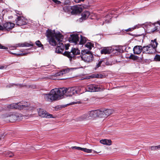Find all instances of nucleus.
Masks as SVG:
<instances>
[{
  "label": "nucleus",
  "mask_w": 160,
  "mask_h": 160,
  "mask_svg": "<svg viewBox=\"0 0 160 160\" xmlns=\"http://www.w3.org/2000/svg\"><path fill=\"white\" fill-rule=\"evenodd\" d=\"M64 88L52 89L48 93H43L45 99L48 101L52 102L60 99L65 92Z\"/></svg>",
  "instance_id": "1"
},
{
  "label": "nucleus",
  "mask_w": 160,
  "mask_h": 160,
  "mask_svg": "<svg viewBox=\"0 0 160 160\" xmlns=\"http://www.w3.org/2000/svg\"><path fill=\"white\" fill-rule=\"evenodd\" d=\"M57 38L54 37L50 38L48 39L49 43L52 46H55L57 45L56 49L55 52L58 53H61L63 52L64 50V45L61 42L63 40V38H61L59 37H56Z\"/></svg>",
  "instance_id": "2"
},
{
  "label": "nucleus",
  "mask_w": 160,
  "mask_h": 160,
  "mask_svg": "<svg viewBox=\"0 0 160 160\" xmlns=\"http://www.w3.org/2000/svg\"><path fill=\"white\" fill-rule=\"evenodd\" d=\"M78 58L87 62H92L94 58L93 55L90 51L87 50H82L81 54L78 57Z\"/></svg>",
  "instance_id": "3"
},
{
  "label": "nucleus",
  "mask_w": 160,
  "mask_h": 160,
  "mask_svg": "<svg viewBox=\"0 0 160 160\" xmlns=\"http://www.w3.org/2000/svg\"><path fill=\"white\" fill-rule=\"evenodd\" d=\"M61 54L68 57L71 61L72 59H75L76 58H78L79 56H76L80 54V51L78 48H72L70 52L66 51L64 53L62 52Z\"/></svg>",
  "instance_id": "4"
},
{
  "label": "nucleus",
  "mask_w": 160,
  "mask_h": 160,
  "mask_svg": "<svg viewBox=\"0 0 160 160\" xmlns=\"http://www.w3.org/2000/svg\"><path fill=\"white\" fill-rule=\"evenodd\" d=\"M46 36L48 38V39L50 38H52L54 37L55 38H57L56 37H59L61 38H63V36L60 33V32L58 33H56L55 32V30H52L50 29H48L47 30L46 32Z\"/></svg>",
  "instance_id": "5"
},
{
  "label": "nucleus",
  "mask_w": 160,
  "mask_h": 160,
  "mask_svg": "<svg viewBox=\"0 0 160 160\" xmlns=\"http://www.w3.org/2000/svg\"><path fill=\"white\" fill-rule=\"evenodd\" d=\"M65 89V92L64 93V95L66 96H71L76 94H79L78 91L74 87L69 88H64Z\"/></svg>",
  "instance_id": "6"
},
{
  "label": "nucleus",
  "mask_w": 160,
  "mask_h": 160,
  "mask_svg": "<svg viewBox=\"0 0 160 160\" xmlns=\"http://www.w3.org/2000/svg\"><path fill=\"white\" fill-rule=\"evenodd\" d=\"M100 85H89L87 87V89L88 91L91 92L100 91L102 90V87Z\"/></svg>",
  "instance_id": "7"
},
{
  "label": "nucleus",
  "mask_w": 160,
  "mask_h": 160,
  "mask_svg": "<svg viewBox=\"0 0 160 160\" xmlns=\"http://www.w3.org/2000/svg\"><path fill=\"white\" fill-rule=\"evenodd\" d=\"M38 114L39 116L42 118H50L52 117V115L48 113L46 111L41 108L38 110Z\"/></svg>",
  "instance_id": "8"
},
{
  "label": "nucleus",
  "mask_w": 160,
  "mask_h": 160,
  "mask_svg": "<svg viewBox=\"0 0 160 160\" xmlns=\"http://www.w3.org/2000/svg\"><path fill=\"white\" fill-rule=\"evenodd\" d=\"M5 31H9L12 29L15 26V24L11 22H7L3 24Z\"/></svg>",
  "instance_id": "9"
},
{
  "label": "nucleus",
  "mask_w": 160,
  "mask_h": 160,
  "mask_svg": "<svg viewBox=\"0 0 160 160\" xmlns=\"http://www.w3.org/2000/svg\"><path fill=\"white\" fill-rule=\"evenodd\" d=\"M79 37L78 34H72L69 38V42H73L75 44L78 43L79 42Z\"/></svg>",
  "instance_id": "10"
},
{
  "label": "nucleus",
  "mask_w": 160,
  "mask_h": 160,
  "mask_svg": "<svg viewBox=\"0 0 160 160\" xmlns=\"http://www.w3.org/2000/svg\"><path fill=\"white\" fill-rule=\"evenodd\" d=\"M153 51L152 50V48L151 47V45H149L147 46H144L142 47V52L143 53H152Z\"/></svg>",
  "instance_id": "11"
},
{
  "label": "nucleus",
  "mask_w": 160,
  "mask_h": 160,
  "mask_svg": "<svg viewBox=\"0 0 160 160\" xmlns=\"http://www.w3.org/2000/svg\"><path fill=\"white\" fill-rule=\"evenodd\" d=\"M82 11V8L80 6H72L71 13L72 14L80 13Z\"/></svg>",
  "instance_id": "12"
},
{
  "label": "nucleus",
  "mask_w": 160,
  "mask_h": 160,
  "mask_svg": "<svg viewBox=\"0 0 160 160\" xmlns=\"http://www.w3.org/2000/svg\"><path fill=\"white\" fill-rule=\"evenodd\" d=\"M15 21L16 25L19 26L25 25L27 23L24 18L21 17H18L16 19Z\"/></svg>",
  "instance_id": "13"
},
{
  "label": "nucleus",
  "mask_w": 160,
  "mask_h": 160,
  "mask_svg": "<svg viewBox=\"0 0 160 160\" xmlns=\"http://www.w3.org/2000/svg\"><path fill=\"white\" fill-rule=\"evenodd\" d=\"M18 109L21 110L25 108L26 107H29V104L27 102H18Z\"/></svg>",
  "instance_id": "14"
},
{
  "label": "nucleus",
  "mask_w": 160,
  "mask_h": 160,
  "mask_svg": "<svg viewBox=\"0 0 160 160\" xmlns=\"http://www.w3.org/2000/svg\"><path fill=\"white\" fill-rule=\"evenodd\" d=\"M133 53L135 54H139L142 51V47L141 46H136L133 48Z\"/></svg>",
  "instance_id": "15"
},
{
  "label": "nucleus",
  "mask_w": 160,
  "mask_h": 160,
  "mask_svg": "<svg viewBox=\"0 0 160 160\" xmlns=\"http://www.w3.org/2000/svg\"><path fill=\"white\" fill-rule=\"evenodd\" d=\"M112 50L111 47H105L102 49L101 51V53L102 54H109L112 52Z\"/></svg>",
  "instance_id": "16"
},
{
  "label": "nucleus",
  "mask_w": 160,
  "mask_h": 160,
  "mask_svg": "<svg viewBox=\"0 0 160 160\" xmlns=\"http://www.w3.org/2000/svg\"><path fill=\"white\" fill-rule=\"evenodd\" d=\"M99 112V110H93L90 111L89 113L88 114H89V118H95L98 117V114Z\"/></svg>",
  "instance_id": "17"
},
{
  "label": "nucleus",
  "mask_w": 160,
  "mask_h": 160,
  "mask_svg": "<svg viewBox=\"0 0 160 160\" xmlns=\"http://www.w3.org/2000/svg\"><path fill=\"white\" fill-rule=\"evenodd\" d=\"M15 46H16L17 48L18 47H29L33 46V44L25 42L23 43H18Z\"/></svg>",
  "instance_id": "18"
},
{
  "label": "nucleus",
  "mask_w": 160,
  "mask_h": 160,
  "mask_svg": "<svg viewBox=\"0 0 160 160\" xmlns=\"http://www.w3.org/2000/svg\"><path fill=\"white\" fill-rule=\"evenodd\" d=\"M89 114L88 113L84 114L80 116L78 118V121H81L86 119H89Z\"/></svg>",
  "instance_id": "19"
},
{
  "label": "nucleus",
  "mask_w": 160,
  "mask_h": 160,
  "mask_svg": "<svg viewBox=\"0 0 160 160\" xmlns=\"http://www.w3.org/2000/svg\"><path fill=\"white\" fill-rule=\"evenodd\" d=\"M100 142L103 144L110 145L112 144V141L110 140L102 139L100 140Z\"/></svg>",
  "instance_id": "20"
},
{
  "label": "nucleus",
  "mask_w": 160,
  "mask_h": 160,
  "mask_svg": "<svg viewBox=\"0 0 160 160\" xmlns=\"http://www.w3.org/2000/svg\"><path fill=\"white\" fill-rule=\"evenodd\" d=\"M7 108L8 109H18L19 108L18 104L17 103H13L11 104L8 105L7 106Z\"/></svg>",
  "instance_id": "21"
},
{
  "label": "nucleus",
  "mask_w": 160,
  "mask_h": 160,
  "mask_svg": "<svg viewBox=\"0 0 160 160\" xmlns=\"http://www.w3.org/2000/svg\"><path fill=\"white\" fill-rule=\"evenodd\" d=\"M18 117L15 114H12L10 115L9 117V122H13L18 119Z\"/></svg>",
  "instance_id": "22"
},
{
  "label": "nucleus",
  "mask_w": 160,
  "mask_h": 160,
  "mask_svg": "<svg viewBox=\"0 0 160 160\" xmlns=\"http://www.w3.org/2000/svg\"><path fill=\"white\" fill-rule=\"evenodd\" d=\"M158 43L156 42V39H155L153 40H152L151 43V47L152 48V50L154 51L153 50L155 49L157 46Z\"/></svg>",
  "instance_id": "23"
},
{
  "label": "nucleus",
  "mask_w": 160,
  "mask_h": 160,
  "mask_svg": "<svg viewBox=\"0 0 160 160\" xmlns=\"http://www.w3.org/2000/svg\"><path fill=\"white\" fill-rule=\"evenodd\" d=\"M81 39L80 41L78 42V44L80 45H82L85 44L87 41V38L80 35Z\"/></svg>",
  "instance_id": "24"
},
{
  "label": "nucleus",
  "mask_w": 160,
  "mask_h": 160,
  "mask_svg": "<svg viewBox=\"0 0 160 160\" xmlns=\"http://www.w3.org/2000/svg\"><path fill=\"white\" fill-rule=\"evenodd\" d=\"M72 6H65L63 8L64 11L66 12L69 13L71 12L72 11Z\"/></svg>",
  "instance_id": "25"
},
{
  "label": "nucleus",
  "mask_w": 160,
  "mask_h": 160,
  "mask_svg": "<svg viewBox=\"0 0 160 160\" xmlns=\"http://www.w3.org/2000/svg\"><path fill=\"white\" fill-rule=\"evenodd\" d=\"M105 118L107 117L112 113L113 111L110 109H107L104 110Z\"/></svg>",
  "instance_id": "26"
},
{
  "label": "nucleus",
  "mask_w": 160,
  "mask_h": 160,
  "mask_svg": "<svg viewBox=\"0 0 160 160\" xmlns=\"http://www.w3.org/2000/svg\"><path fill=\"white\" fill-rule=\"evenodd\" d=\"M90 14L88 11L84 12L82 13V18L83 19H85L88 18Z\"/></svg>",
  "instance_id": "27"
},
{
  "label": "nucleus",
  "mask_w": 160,
  "mask_h": 160,
  "mask_svg": "<svg viewBox=\"0 0 160 160\" xmlns=\"http://www.w3.org/2000/svg\"><path fill=\"white\" fill-rule=\"evenodd\" d=\"M103 60H100V61H98V62L96 63V65L95 68V69L96 70L97 68L100 67L102 64V65H104V64L103 63Z\"/></svg>",
  "instance_id": "28"
},
{
  "label": "nucleus",
  "mask_w": 160,
  "mask_h": 160,
  "mask_svg": "<svg viewBox=\"0 0 160 160\" xmlns=\"http://www.w3.org/2000/svg\"><path fill=\"white\" fill-rule=\"evenodd\" d=\"M8 51L9 52V53H11L12 54H14V55H17L18 56H25V55H27L28 53H29V52H25V53H19V54H16L15 53H12L10 51Z\"/></svg>",
  "instance_id": "29"
},
{
  "label": "nucleus",
  "mask_w": 160,
  "mask_h": 160,
  "mask_svg": "<svg viewBox=\"0 0 160 160\" xmlns=\"http://www.w3.org/2000/svg\"><path fill=\"white\" fill-rule=\"evenodd\" d=\"M13 85H15L16 86H19L20 87H22L23 86H26V85H23L22 84H13L12 83L11 84H9V85H7L6 86L7 88H10L12 86H13Z\"/></svg>",
  "instance_id": "30"
},
{
  "label": "nucleus",
  "mask_w": 160,
  "mask_h": 160,
  "mask_svg": "<svg viewBox=\"0 0 160 160\" xmlns=\"http://www.w3.org/2000/svg\"><path fill=\"white\" fill-rule=\"evenodd\" d=\"M69 71V69L68 68L63 69L61 72H59V75L61 74L63 75L66 73H68Z\"/></svg>",
  "instance_id": "31"
},
{
  "label": "nucleus",
  "mask_w": 160,
  "mask_h": 160,
  "mask_svg": "<svg viewBox=\"0 0 160 160\" xmlns=\"http://www.w3.org/2000/svg\"><path fill=\"white\" fill-rule=\"evenodd\" d=\"M145 25V26L147 28V29H150V28L152 27V26H155V24H152V25L151 23L150 22L149 23H147L145 24H143L142 25V27L143 26Z\"/></svg>",
  "instance_id": "32"
},
{
  "label": "nucleus",
  "mask_w": 160,
  "mask_h": 160,
  "mask_svg": "<svg viewBox=\"0 0 160 160\" xmlns=\"http://www.w3.org/2000/svg\"><path fill=\"white\" fill-rule=\"evenodd\" d=\"M93 44L91 42H88L85 45V46L89 50H90L92 49V47H93Z\"/></svg>",
  "instance_id": "33"
},
{
  "label": "nucleus",
  "mask_w": 160,
  "mask_h": 160,
  "mask_svg": "<svg viewBox=\"0 0 160 160\" xmlns=\"http://www.w3.org/2000/svg\"><path fill=\"white\" fill-rule=\"evenodd\" d=\"M99 111H100L99 113H98V117H100L101 118H105V116L104 113V110H99Z\"/></svg>",
  "instance_id": "34"
},
{
  "label": "nucleus",
  "mask_w": 160,
  "mask_h": 160,
  "mask_svg": "<svg viewBox=\"0 0 160 160\" xmlns=\"http://www.w3.org/2000/svg\"><path fill=\"white\" fill-rule=\"evenodd\" d=\"M130 59H132L134 60H138L139 58V57L133 54H131L129 57Z\"/></svg>",
  "instance_id": "35"
},
{
  "label": "nucleus",
  "mask_w": 160,
  "mask_h": 160,
  "mask_svg": "<svg viewBox=\"0 0 160 160\" xmlns=\"http://www.w3.org/2000/svg\"><path fill=\"white\" fill-rule=\"evenodd\" d=\"M160 148V145H158V146H153L150 147V148L151 150H155Z\"/></svg>",
  "instance_id": "36"
},
{
  "label": "nucleus",
  "mask_w": 160,
  "mask_h": 160,
  "mask_svg": "<svg viewBox=\"0 0 160 160\" xmlns=\"http://www.w3.org/2000/svg\"><path fill=\"white\" fill-rule=\"evenodd\" d=\"M81 151H83L87 153H90L92 152V150L88 149L86 148H82Z\"/></svg>",
  "instance_id": "37"
},
{
  "label": "nucleus",
  "mask_w": 160,
  "mask_h": 160,
  "mask_svg": "<svg viewBox=\"0 0 160 160\" xmlns=\"http://www.w3.org/2000/svg\"><path fill=\"white\" fill-rule=\"evenodd\" d=\"M136 28H138V27L137 26H136L134 28H129L128 29H125V30H122V31L123 32H124V31H126V32H129V31H132L134 29Z\"/></svg>",
  "instance_id": "38"
},
{
  "label": "nucleus",
  "mask_w": 160,
  "mask_h": 160,
  "mask_svg": "<svg viewBox=\"0 0 160 160\" xmlns=\"http://www.w3.org/2000/svg\"><path fill=\"white\" fill-rule=\"evenodd\" d=\"M36 44L37 46H38L39 47H42V48H43V45L41 43V42H40L39 40H38L36 42Z\"/></svg>",
  "instance_id": "39"
},
{
  "label": "nucleus",
  "mask_w": 160,
  "mask_h": 160,
  "mask_svg": "<svg viewBox=\"0 0 160 160\" xmlns=\"http://www.w3.org/2000/svg\"><path fill=\"white\" fill-rule=\"evenodd\" d=\"M103 63L107 66L111 65H112V62L108 61H106L105 60H103Z\"/></svg>",
  "instance_id": "40"
},
{
  "label": "nucleus",
  "mask_w": 160,
  "mask_h": 160,
  "mask_svg": "<svg viewBox=\"0 0 160 160\" xmlns=\"http://www.w3.org/2000/svg\"><path fill=\"white\" fill-rule=\"evenodd\" d=\"M154 60L156 61H160V55L158 54L156 55L154 57Z\"/></svg>",
  "instance_id": "41"
},
{
  "label": "nucleus",
  "mask_w": 160,
  "mask_h": 160,
  "mask_svg": "<svg viewBox=\"0 0 160 160\" xmlns=\"http://www.w3.org/2000/svg\"><path fill=\"white\" fill-rule=\"evenodd\" d=\"M6 155L7 157H12L14 156V154L12 152L10 151H8L6 154Z\"/></svg>",
  "instance_id": "42"
},
{
  "label": "nucleus",
  "mask_w": 160,
  "mask_h": 160,
  "mask_svg": "<svg viewBox=\"0 0 160 160\" xmlns=\"http://www.w3.org/2000/svg\"><path fill=\"white\" fill-rule=\"evenodd\" d=\"M92 76H93V78H101L102 76V75H99L98 74H94Z\"/></svg>",
  "instance_id": "43"
},
{
  "label": "nucleus",
  "mask_w": 160,
  "mask_h": 160,
  "mask_svg": "<svg viewBox=\"0 0 160 160\" xmlns=\"http://www.w3.org/2000/svg\"><path fill=\"white\" fill-rule=\"evenodd\" d=\"M0 49H8V47L2 46L1 43H0Z\"/></svg>",
  "instance_id": "44"
},
{
  "label": "nucleus",
  "mask_w": 160,
  "mask_h": 160,
  "mask_svg": "<svg viewBox=\"0 0 160 160\" xmlns=\"http://www.w3.org/2000/svg\"><path fill=\"white\" fill-rule=\"evenodd\" d=\"M72 149H77V150H81V149H82V148H81V147H80L74 146V147H72Z\"/></svg>",
  "instance_id": "45"
},
{
  "label": "nucleus",
  "mask_w": 160,
  "mask_h": 160,
  "mask_svg": "<svg viewBox=\"0 0 160 160\" xmlns=\"http://www.w3.org/2000/svg\"><path fill=\"white\" fill-rule=\"evenodd\" d=\"M9 48L10 50L16 49L17 48V47L14 45V46L11 47Z\"/></svg>",
  "instance_id": "46"
},
{
  "label": "nucleus",
  "mask_w": 160,
  "mask_h": 160,
  "mask_svg": "<svg viewBox=\"0 0 160 160\" xmlns=\"http://www.w3.org/2000/svg\"><path fill=\"white\" fill-rule=\"evenodd\" d=\"M54 2L57 4H59L61 3V2L60 1H58V0H53V1Z\"/></svg>",
  "instance_id": "47"
},
{
  "label": "nucleus",
  "mask_w": 160,
  "mask_h": 160,
  "mask_svg": "<svg viewBox=\"0 0 160 160\" xmlns=\"http://www.w3.org/2000/svg\"><path fill=\"white\" fill-rule=\"evenodd\" d=\"M0 30L4 31L3 24L2 26L0 24Z\"/></svg>",
  "instance_id": "48"
},
{
  "label": "nucleus",
  "mask_w": 160,
  "mask_h": 160,
  "mask_svg": "<svg viewBox=\"0 0 160 160\" xmlns=\"http://www.w3.org/2000/svg\"><path fill=\"white\" fill-rule=\"evenodd\" d=\"M158 29L156 27H155L153 29H151V32H154L156 31Z\"/></svg>",
  "instance_id": "49"
},
{
  "label": "nucleus",
  "mask_w": 160,
  "mask_h": 160,
  "mask_svg": "<svg viewBox=\"0 0 160 160\" xmlns=\"http://www.w3.org/2000/svg\"><path fill=\"white\" fill-rule=\"evenodd\" d=\"M84 0H75V2L76 3H79L81 1L83 2Z\"/></svg>",
  "instance_id": "50"
},
{
  "label": "nucleus",
  "mask_w": 160,
  "mask_h": 160,
  "mask_svg": "<svg viewBox=\"0 0 160 160\" xmlns=\"http://www.w3.org/2000/svg\"><path fill=\"white\" fill-rule=\"evenodd\" d=\"M110 20H105V21L104 22H103V23L102 25H103L104 23H109L110 22Z\"/></svg>",
  "instance_id": "51"
},
{
  "label": "nucleus",
  "mask_w": 160,
  "mask_h": 160,
  "mask_svg": "<svg viewBox=\"0 0 160 160\" xmlns=\"http://www.w3.org/2000/svg\"><path fill=\"white\" fill-rule=\"evenodd\" d=\"M69 46V45L68 44V45H66L65 46V49L66 50H68V47Z\"/></svg>",
  "instance_id": "52"
},
{
  "label": "nucleus",
  "mask_w": 160,
  "mask_h": 160,
  "mask_svg": "<svg viewBox=\"0 0 160 160\" xmlns=\"http://www.w3.org/2000/svg\"><path fill=\"white\" fill-rule=\"evenodd\" d=\"M69 2H70L69 0H66L64 2V3L66 4H67Z\"/></svg>",
  "instance_id": "53"
},
{
  "label": "nucleus",
  "mask_w": 160,
  "mask_h": 160,
  "mask_svg": "<svg viewBox=\"0 0 160 160\" xmlns=\"http://www.w3.org/2000/svg\"><path fill=\"white\" fill-rule=\"evenodd\" d=\"M110 18V19H111V18H112V17H110V16L109 15H107L106 16V18Z\"/></svg>",
  "instance_id": "54"
},
{
  "label": "nucleus",
  "mask_w": 160,
  "mask_h": 160,
  "mask_svg": "<svg viewBox=\"0 0 160 160\" xmlns=\"http://www.w3.org/2000/svg\"><path fill=\"white\" fill-rule=\"evenodd\" d=\"M4 67L3 66H0V69H3L4 68Z\"/></svg>",
  "instance_id": "55"
},
{
  "label": "nucleus",
  "mask_w": 160,
  "mask_h": 160,
  "mask_svg": "<svg viewBox=\"0 0 160 160\" xmlns=\"http://www.w3.org/2000/svg\"><path fill=\"white\" fill-rule=\"evenodd\" d=\"M80 103V101H79V102H73V104H75V103Z\"/></svg>",
  "instance_id": "56"
},
{
  "label": "nucleus",
  "mask_w": 160,
  "mask_h": 160,
  "mask_svg": "<svg viewBox=\"0 0 160 160\" xmlns=\"http://www.w3.org/2000/svg\"><path fill=\"white\" fill-rule=\"evenodd\" d=\"M94 152L95 153H98L96 151H94Z\"/></svg>",
  "instance_id": "57"
},
{
  "label": "nucleus",
  "mask_w": 160,
  "mask_h": 160,
  "mask_svg": "<svg viewBox=\"0 0 160 160\" xmlns=\"http://www.w3.org/2000/svg\"><path fill=\"white\" fill-rule=\"evenodd\" d=\"M1 139V137H0V140Z\"/></svg>",
  "instance_id": "58"
},
{
  "label": "nucleus",
  "mask_w": 160,
  "mask_h": 160,
  "mask_svg": "<svg viewBox=\"0 0 160 160\" xmlns=\"http://www.w3.org/2000/svg\"><path fill=\"white\" fill-rule=\"evenodd\" d=\"M3 136V135H2L1 137H2Z\"/></svg>",
  "instance_id": "59"
},
{
  "label": "nucleus",
  "mask_w": 160,
  "mask_h": 160,
  "mask_svg": "<svg viewBox=\"0 0 160 160\" xmlns=\"http://www.w3.org/2000/svg\"><path fill=\"white\" fill-rule=\"evenodd\" d=\"M52 0V1H53V0Z\"/></svg>",
  "instance_id": "60"
}]
</instances>
